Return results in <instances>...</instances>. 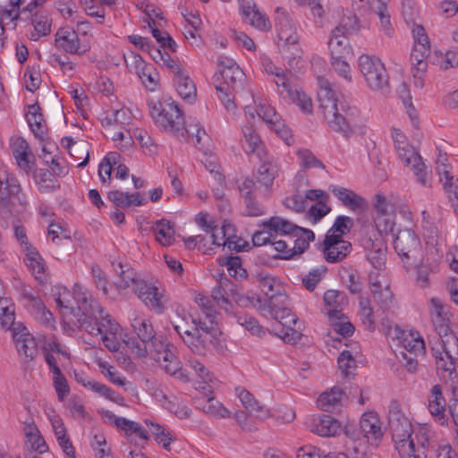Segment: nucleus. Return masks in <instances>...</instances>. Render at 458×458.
Returning <instances> with one entry per match:
<instances>
[{"label":"nucleus","mask_w":458,"mask_h":458,"mask_svg":"<svg viewBox=\"0 0 458 458\" xmlns=\"http://www.w3.org/2000/svg\"><path fill=\"white\" fill-rule=\"evenodd\" d=\"M242 197L246 205V214L250 216H258L264 214V208L260 204L255 201L256 188L255 182L252 179L245 178L239 186Z\"/></svg>","instance_id":"obj_22"},{"label":"nucleus","mask_w":458,"mask_h":458,"mask_svg":"<svg viewBox=\"0 0 458 458\" xmlns=\"http://www.w3.org/2000/svg\"><path fill=\"white\" fill-rule=\"evenodd\" d=\"M54 174L47 169H37L34 173L35 179L44 191L53 190L55 188Z\"/></svg>","instance_id":"obj_64"},{"label":"nucleus","mask_w":458,"mask_h":458,"mask_svg":"<svg viewBox=\"0 0 458 458\" xmlns=\"http://www.w3.org/2000/svg\"><path fill=\"white\" fill-rule=\"evenodd\" d=\"M352 250V244L344 241L341 234L327 233L324 240V257L328 262H339Z\"/></svg>","instance_id":"obj_14"},{"label":"nucleus","mask_w":458,"mask_h":458,"mask_svg":"<svg viewBox=\"0 0 458 458\" xmlns=\"http://www.w3.org/2000/svg\"><path fill=\"white\" fill-rule=\"evenodd\" d=\"M191 324L193 327H190L186 316H178L172 321L174 331L193 353L205 355L211 349L224 350L223 334L219 328L194 318H191Z\"/></svg>","instance_id":"obj_2"},{"label":"nucleus","mask_w":458,"mask_h":458,"mask_svg":"<svg viewBox=\"0 0 458 458\" xmlns=\"http://www.w3.org/2000/svg\"><path fill=\"white\" fill-rule=\"evenodd\" d=\"M275 21L279 50L288 59L289 64L292 66V62L300 58L302 53L299 44L300 36L297 28L290 14L282 8L276 9Z\"/></svg>","instance_id":"obj_4"},{"label":"nucleus","mask_w":458,"mask_h":458,"mask_svg":"<svg viewBox=\"0 0 458 458\" xmlns=\"http://www.w3.org/2000/svg\"><path fill=\"white\" fill-rule=\"evenodd\" d=\"M243 148L247 153H256L259 159L266 157L267 154L264 148L263 142L252 127L246 126L242 129Z\"/></svg>","instance_id":"obj_34"},{"label":"nucleus","mask_w":458,"mask_h":458,"mask_svg":"<svg viewBox=\"0 0 458 458\" xmlns=\"http://www.w3.org/2000/svg\"><path fill=\"white\" fill-rule=\"evenodd\" d=\"M423 235L427 246L436 249L437 252L440 251L442 238L438 233L437 228L434 225L426 222V225H423Z\"/></svg>","instance_id":"obj_55"},{"label":"nucleus","mask_w":458,"mask_h":458,"mask_svg":"<svg viewBox=\"0 0 458 458\" xmlns=\"http://www.w3.org/2000/svg\"><path fill=\"white\" fill-rule=\"evenodd\" d=\"M331 58H349L352 56V48L346 35L331 31L328 42Z\"/></svg>","instance_id":"obj_30"},{"label":"nucleus","mask_w":458,"mask_h":458,"mask_svg":"<svg viewBox=\"0 0 458 458\" xmlns=\"http://www.w3.org/2000/svg\"><path fill=\"white\" fill-rule=\"evenodd\" d=\"M156 239L164 246L173 244L174 241V225L165 219L157 221L154 227Z\"/></svg>","instance_id":"obj_44"},{"label":"nucleus","mask_w":458,"mask_h":458,"mask_svg":"<svg viewBox=\"0 0 458 458\" xmlns=\"http://www.w3.org/2000/svg\"><path fill=\"white\" fill-rule=\"evenodd\" d=\"M236 289L234 284L226 276H220L217 285L213 288L211 297L217 305L226 312H230L232 301L235 299Z\"/></svg>","instance_id":"obj_19"},{"label":"nucleus","mask_w":458,"mask_h":458,"mask_svg":"<svg viewBox=\"0 0 458 458\" xmlns=\"http://www.w3.org/2000/svg\"><path fill=\"white\" fill-rule=\"evenodd\" d=\"M134 293L138 297L156 313L160 314L165 310L164 295L158 291V288L148 284L144 280L137 282L134 286Z\"/></svg>","instance_id":"obj_15"},{"label":"nucleus","mask_w":458,"mask_h":458,"mask_svg":"<svg viewBox=\"0 0 458 458\" xmlns=\"http://www.w3.org/2000/svg\"><path fill=\"white\" fill-rule=\"evenodd\" d=\"M352 225L351 217L345 216H337L332 228L327 233L341 234V237H343L344 234L350 232Z\"/></svg>","instance_id":"obj_63"},{"label":"nucleus","mask_w":458,"mask_h":458,"mask_svg":"<svg viewBox=\"0 0 458 458\" xmlns=\"http://www.w3.org/2000/svg\"><path fill=\"white\" fill-rule=\"evenodd\" d=\"M25 262L28 267L36 275L38 279L45 272V261L37 249L33 246H27Z\"/></svg>","instance_id":"obj_45"},{"label":"nucleus","mask_w":458,"mask_h":458,"mask_svg":"<svg viewBox=\"0 0 458 458\" xmlns=\"http://www.w3.org/2000/svg\"><path fill=\"white\" fill-rule=\"evenodd\" d=\"M324 118L333 131L345 138H349L360 127L359 110L346 102L340 104L336 109L327 114Z\"/></svg>","instance_id":"obj_8"},{"label":"nucleus","mask_w":458,"mask_h":458,"mask_svg":"<svg viewBox=\"0 0 458 458\" xmlns=\"http://www.w3.org/2000/svg\"><path fill=\"white\" fill-rule=\"evenodd\" d=\"M330 191L342 204L354 212H360L367 208L366 200L353 191L336 185H331Z\"/></svg>","instance_id":"obj_24"},{"label":"nucleus","mask_w":458,"mask_h":458,"mask_svg":"<svg viewBox=\"0 0 458 458\" xmlns=\"http://www.w3.org/2000/svg\"><path fill=\"white\" fill-rule=\"evenodd\" d=\"M344 392L337 386L331 388L329 392H324L318 398V406L326 411H334L340 405Z\"/></svg>","instance_id":"obj_40"},{"label":"nucleus","mask_w":458,"mask_h":458,"mask_svg":"<svg viewBox=\"0 0 458 458\" xmlns=\"http://www.w3.org/2000/svg\"><path fill=\"white\" fill-rule=\"evenodd\" d=\"M277 235H273L269 248L270 254L274 259H288L293 256V249L289 247V243L284 240H276Z\"/></svg>","instance_id":"obj_52"},{"label":"nucleus","mask_w":458,"mask_h":458,"mask_svg":"<svg viewBox=\"0 0 458 458\" xmlns=\"http://www.w3.org/2000/svg\"><path fill=\"white\" fill-rule=\"evenodd\" d=\"M340 422L330 415H323L313 426L312 432L321 437L335 436L340 429Z\"/></svg>","instance_id":"obj_42"},{"label":"nucleus","mask_w":458,"mask_h":458,"mask_svg":"<svg viewBox=\"0 0 458 458\" xmlns=\"http://www.w3.org/2000/svg\"><path fill=\"white\" fill-rule=\"evenodd\" d=\"M221 265L227 267L230 276L243 278L246 276V270L242 267V259L238 256L225 258Z\"/></svg>","instance_id":"obj_57"},{"label":"nucleus","mask_w":458,"mask_h":458,"mask_svg":"<svg viewBox=\"0 0 458 458\" xmlns=\"http://www.w3.org/2000/svg\"><path fill=\"white\" fill-rule=\"evenodd\" d=\"M414 445L411 458H427V449L429 445L430 431L427 428H420L414 436Z\"/></svg>","instance_id":"obj_41"},{"label":"nucleus","mask_w":458,"mask_h":458,"mask_svg":"<svg viewBox=\"0 0 458 458\" xmlns=\"http://www.w3.org/2000/svg\"><path fill=\"white\" fill-rule=\"evenodd\" d=\"M395 148L398 156L404 165L410 166L416 174L418 181L424 186L429 184V178L425 164L416 149L408 144L406 140H401L396 138Z\"/></svg>","instance_id":"obj_10"},{"label":"nucleus","mask_w":458,"mask_h":458,"mask_svg":"<svg viewBox=\"0 0 458 458\" xmlns=\"http://www.w3.org/2000/svg\"><path fill=\"white\" fill-rule=\"evenodd\" d=\"M34 32L30 35V39L37 41L40 37L47 36L51 32V19L45 14L34 13L32 19Z\"/></svg>","instance_id":"obj_49"},{"label":"nucleus","mask_w":458,"mask_h":458,"mask_svg":"<svg viewBox=\"0 0 458 458\" xmlns=\"http://www.w3.org/2000/svg\"><path fill=\"white\" fill-rule=\"evenodd\" d=\"M367 259L369 263L377 270L385 267L386 257V246L382 240L371 242V249L367 251Z\"/></svg>","instance_id":"obj_39"},{"label":"nucleus","mask_w":458,"mask_h":458,"mask_svg":"<svg viewBox=\"0 0 458 458\" xmlns=\"http://www.w3.org/2000/svg\"><path fill=\"white\" fill-rule=\"evenodd\" d=\"M202 409L205 413L218 419L229 418L231 416L228 409L220 402L215 400L213 396H208Z\"/></svg>","instance_id":"obj_54"},{"label":"nucleus","mask_w":458,"mask_h":458,"mask_svg":"<svg viewBox=\"0 0 458 458\" xmlns=\"http://www.w3.org/2000/svg\"><path fill=\"white\" fill-rule=\"evenodd\" d=\"M325 310L330 320L344 318L343 309L346 303V298L344 293L328 290L324 293Z\"/></svg>","instance_id":"obj_23"},{"label":"nucleus","mask_w":458,"mask_h":458,"mask_svg":"<svg viewBox=\"0 0 458 458\" xmlns=\"http://www.w3.org/2000/svg\"><path fill=\"white\" fill-rule=\"evenodd\" d=\"M257 280L259 282L260 290L267 298L266 300H268L269 298L275 296L278 293L282 292V290H284V287L281 285V284L276 281V278L267 273H258Z\"/></svg>","instance_id":"obj_43"},{"label":"nucleus","mask_w":458,"mask_h":458,"mask_svg":"<svg viewBox=\"0 0 458 458\" xmlns=\"http://www.w3.org/2000/svg\"><path fill=\"white\" fill-rule=\"evenodd\" d=\"M432 305V322L436 331L439 335L440 338L443 339L448 335L452 334L448 322V313L445 311V307L440 299L433 297L430 300Z\"/></svg>","instance_id":"obj_25"},{"label":"nucleus","mask_w":458,"mask_h":458,"mask_svg":"<svg viewBox=\"0 0 458 458\" xmlns=\"http://www.w3.org/2000/svg\"><path fill=\"white\" fill-rule=\"evenodd\" d=\"M174 81L180 97L183 100L192 103L196 98L197 90L195 84L189 75L186 72L181 73L174 77Z\"/></svg>","instance_id":"obj_37"},{"label":"nucleus","mask_w":458,"mask_h":458,"mask_svg":"<svg viewBox=\"0 0 458 458\" xmlns=\"http://www.w3.org/2000/svg\"><path fill=\"white\" fill-rule=\"evenodd\" d=\"M150 115L155 123L166 131L178 135L184 125V117L179 106L170 99L164 101L150 100L148 103Z\"/></svg>","instance_id":"obj_7"},{"label":"nucleus","mask_w":458,"mask_h":458,"mask_svg":"<svg viewBox=\"0 0 458 458\" xmlns=\"http://www.w3.org/2000/svg\"><path fill=\"white\" fill-rule=\"evenodd\" d=\"M258 115L267 124L272 130H279L284 126V121L276 112L275 108L267 105H259Z\"/></svg>","instance_id":"obj_50"},{"label":"nucleus","mask_w":458,"mask_h":458,"mask_svg":"<svg viewBox=\"0 0 458 458\" xmlns=\"http://www.w3.org/2000/svg\"><path fill=\"white\" fill-rule=\"evenodd\" d=\"M20 192L21 186L17 179L10 175L7 170L0 169V205L7 208L13 199L21 200Z\"/></svg>","instance_id":"obj_20"},{"label":"nucleus","mask_w":458,"mask_h":458,"mask_svg":"<svg viewBox=\"0 0 458 458\" xmlns=\"http://www.w3.org/2000/svg\"><path fill=\"white\" fill-rule=\"evenodd\" d=\"M61 47L67 53L77 54L80 48V39L75 31L66 32L56 39Z\"/></svg>","instance_id":"obj_56"},{"label":"nucleus","mask_w":458,"mask_h":458,"mask_svg":"<svg viewBox=\"0 0 458 458\" xmlns=\"http://www.w3.org/2000/svg\"><path fill=\"white\" fill-rule=\"evenodd\" d=\"M369 286L373 301L377 307V312H388L396 306L390 283L386 276L380 274L370 275Z\"/></svg>","instance_id":"obj_11"},{"label":"nucleus","mask_w":458,"mask_h":458,"mask_svg":"<svg viewBox=\"0 0 458 458\" xmlns=\"http://www.w3.org/2000/svg\"><path fill=\"white\" fill-rule=\"evenodd\" d=\"M39 111L40 107L38 104L30 105L26 118L35 137L38 138L40 140H44L47 137V127L43 123V114Z\"/></svg>","instance_id":"obj_32"},{"label":"nucleus","mask_w":458,"mask_h":458,"mask_svg":"<svg viewBox=\"0 0 458 458\" xmlns=\"http://www.w3.org/2000/svg\"><path fill=\"white\" fill-rule=\"evenodd\" d=\"M0 325L4 330H11L12 334L15 332L17 325H23L21 322H15V308L11 299H0Z\"/></svg>","instance_id":"obj_33"},{"label":"nucleus","mask_w":458,"mask_h":458,"mask_svg":"<svg viewBox=\"0 0 458 458\" xmlns=\"http://www.w3.org/2000/svg\"><path fill=\"white\" fill-rule=\"evenodd\" d=\"M184 132L186 133L188 140H191L196 147H198L199 149L203 148V143L201 140L202 137L206 136V131L202 127L199 126V123H189L187 125L184 124L181 129L178 136H184Z\"/></svg>","instance_id":"obj_53"},{"label":"nucleus","mask_w":458,"mask_h":458,"mask_svg":"<svg viewBox=\"0 0 458 458\" xmlns=\"http://www.w3.org/2000/svg\"><path fill=\"white\" fill-rule=\"evenodd\" d=\"M374 208L377 213V216L375 218L377 227L381 232H391L394 231V223L387 217L388 216V202L385 196L377 194L376 202Z\"/></svg>","instance_id":"obj_31"},{"label":"nucleus","mask_w":458,"mask_h":458,"mask_svg":"<svg viewBox=\"0 0 458 458\" xmlns=\"http://www.w3.org/2000/svg\"><path fill=\"white\" fill-rule=\"evenodd\" d=\"M233 317L239 325L251 334L259 335L263 332L261 326L255 318L241 313L234 314Z\"/></svg>","instance_id":"obj_61"},{"label":"nucleus","mask_w":458,"mask_h":458,"mask_svg":"<svg viewBox=\"0 0 458 458\" xmlns=\"http://www.w3.org/2000/svg\"><path fill=\"white\" fill-rule=\"evenodd\" d=\"M358 65L370 89L382 93L389 91V76L380 58L363 54L358 59Z\"/></svg>","instance_id":"obj_6"},{"label":"nucleus","mask_w":458,"mask_h":458,"mask_svg":"<svg viewBox=\"0 0 458 458\" xmlns=\"http://www.w3.org/2000/svg\"><path fill=\"white\" fill-rule=\"evenodd\" d=\"M315 235L311 230L301 227V231L298 233V235L290 238L291 244H293V247H291L293 255L304 252L308 249L310 242L313 241Z\"/></svg>","instance_id":"obj_51"},{"label":"nucleus","mask_w":458,"mask_h":458,"mask_svg":"<svg viewBox=\"0 0 458 458\" xmlns=\"http://www.w3.org/2000/svg\"><path fill=\"white\" fill-rule=\"evenodd\" d=\"M428 56L424 55L423 54H418L411 51V63L413 68V77L416 81H420L425 73L428 67Z\"/></svg>","instance_id":"obj_58"},{"label":"nucleus","mask_w":458,"mask_h":458,"mask_svg":"<svg viewBox=\"0 0 458 458\" xmlns=\"http://www.w3.org/2000/svg\"><path fill=\"white\" fill-rule=\"evenodd\" d=\"M219 75L226 85V89H232L234 91L243 89L245 74L232 60H228L227 64L221 67Z\"/></svg>","instance_id":"obj_21"},{"label":"nucleus","mask_w":458,"mask_h":458,"mask_svg":"<svg viewBox=\"0 0 458 458\" xmlns=\"http://www.w3.org/2000/svg\"><path fill=\"white\" fill-rule=\"evenodd\" d=\"M131 326L139 339L141 341L140 344H145L148 343V344L152 346L151 339L154 338L156 334L149 320L136 318L133 319Z\"/></svg>","instance_id":"obj_46"},{"label":"nucleus","mask_w":458,"mask_h":458,"mask_svg":"<svg viewBox=\"0 0 458 458\" xmlns=\"http://www.w3.org/2000/svg\"><path fill=\"white\" fill-rule=\"evenodd\" d=\"M394 247L407 270L417 267L421 256V244L413 230H399L394 240Z\"/></svg>","instance_id":"obj_9"},{"label":"nucleus","mask_w":458,"mask_h":458,"mask_svg":"<svg viewBox=\"0 0 458 458\" xmlns=\"http://www.w3.org/2000/svg\"><path fill=\"white\" fill-rule=\"evenodd\" d=\"M359 30L358 18L355 14L344 16L340 23L334 29L336 33L348 35L352 34Z\"/></svg>","instance_id":"obj_60"},{"label":"nucleus","mask_w":458,"mask_h":458,"mask_svg":"<svg viewBox=\"0 0 458 458\" xmlns=\"http://www.w3.org/2000/svg\"><path fill=\"white\" fill-rule=\"evenodd\" d=\"M359 306V316L360 320L369 332H373L376 327V319L369 299L360 297Z\"/></svg>","instance_id":"obj_48"},{"label":"nucleus","mask_w":458,"mask_h":458,"mask_svg":"<svg viewBox=\"0 0 458 458\" xmlns=\"http://www.w3.org/2000/svg\"><path fill=\"white\" fill-rule=\"evenodd\" d=\"M388 424L395 449L401 458H411L414 445L411 422L394 406L389 411Z\"/></svg>","instance_id":"obj_5"},{"label":"nucleus","mask_w":458,"mask_h":458,"mask_svg":"<svg viewBox=\"0 0 458 458\" xmlns=\"http://www.w3.org/2000/svg\"><path fill=\"white\" fill-rule=\"evenodd\" d=\"M13 339L21 355L30 361L35 359L38 354V344L24 325H17L15 332L13 334Z\"/></svg>","instance_id":"obj_18"},{"label":"nucleus","mask_w":458,"mask_h":458,"mask_svg":"<svg viewBox=\"0 0 458 458\" xmlns=\"http://www.w3.org/2000/svg\"><path fill=\"white\" fill-rule=\"evenodd\" d=\"M239 2L243 16L250 20V25L263 30H268L271 28L269 20L257 9L252 0H239Z\"/></svg>","instance_id":"obj_26"},{"label":"nucleus","mask_w":458,"mask_h":458,"mask_svg":"<svg viewBox=\"0 0 458 458\" xmlns=\"http://www.w3.org/2000/svg\"><path fill=\"white\" fill-rule=\"evenodd\" d=\"M389 0H371L370 7L372 11L378 16L380 20V25L385 34L391 37L394 32L393 26L390 21V13L387 8V3Z\"/></svg>","instance_id":"obj_38"},{"label":"nucleus","mask_w":458,"mask_h":458,"mask_svg":"<svg viewBox=\"0 0 458 458\" xmlns=\"http://www.w3.org/2000/svg\"><path fill=\"white\" fill-rule=\"evenodd\" d=\"M254 308L258 309L264 317H270L276 312H287L288 318L294 321L293 312L288 307V296L284 290L278 293L268 300H262L260 297H252L250 300Z\"/></svg>","instance_id":"obj_13"},{"label":"nucleus","mask_w":458,"mask_h":458,"mask_svg":"<svg viewBox=\"0 0 458 458\" xmlns=\"http://www.w3.org/2000/svg\"><path fill=\"white\" fill-rule=\"evenodd\" d=\"M260 160L262 161V164L257 170V180L266 188H269L273 185L275 179L278 176L279 167L275 158L272 156L268 157L267 154L266 155V157H263V159Z\"/></svg>","instance_id":"obj_28"},{"label":"nucleus","mask_w":458,"mask_h":458,"mask_svg":"<svg viewBox=\"0 0 458 458\" xmlns=\"http://www.w3.org/2000/svg\"><path fill=\"white\" fill-rule=\"evenodd\" d=\"M360 429L362 437L371 445H378L384 431L382 423L377 413L373 411L365 412L360 420Z\"/></svg>","instance_id":"obj_16"},{"label":"nucleus","mask_w":458,"mask_h":458,"mask_svg":"<svg viewBox=\"0 0 458 458\" xmlns=\"http://www.w3.org/2000/svg\"><path fill=\"white\" fill-rule=\"evenodd\" d=\"M276 78L275 83L278 88L279 94L283 96V98H288L307 114L312 112L311 98L303 91L297 89H293L284 72L276 76Z\"/></svg>","instance_id":"obj_12"},{"label":"nucleus","mask_w":458,"mask_h":458,"mask_svg":"<svg viewBox=\"0 0 458 458\" xmlns=\"http://www.w3.org/2000/svg\"><path fill=\"white\" fill-rule=\"evenodd\" d=\"M145 424L155 436L156 441L161 444L164 449L169 451L171 442L175 440V437L171 434V432L148 419L145 420Z\"/></svg>","instance_id":"obj_47"},{"label":"nucleus","mask_w":458,"mask_h":458,"mask_svg":"<svg viewBox=\"0 0 458 458\" xmlns=\"http://www.w3.org/2000/svg\"><path fill=\"white\" fill-rule=\"evenodd\" d=\"M263 225L271 231L272 233L288 236L289 239L298 235V233L301 231V226L279 216H272L268 220L264 221Z\"/></svg>","instance_id":"obj_29"},{"label":"nucleus","mask_w":458,"mask_h":458,"mask_svg":"<svg viewBox=\"0 0 458 458\" xmlns=\"http://www.w3.org/2000/svg\"><path fill=\"white\" fill-rule=\"evenodd\" d=\"M114 267L115 272L120 276V281L115 284L116 287L120 290L135 286L137 282L141 280L138 277L136 271L129 264L118 262L116 266L114 265Z\"/></svg>","instance_id":"obj_36"},{"label":"nucleus","mask_w":458,"mask_h":458,"mask_svg":"<svg viewBox=\"0 0 458 458\" xmlns=\"http://www.w3.org/2000/svg\"><path fill=\"white\" fill-rule=\"evenodd\" d=\"M277 320L283 328L276 335L288 344H296L301 338V325L295 314L293 313L294 321H291L288 318L287 312H276L270 316Z\"/></svg>","instance_id":"obj_17"},{"label":"nucleus","mask_w":458,"mask_h":458,"mask_svg":"<svg viewBox=\"0 0 458 458\" xmlns=\"http://www.w3.org/2000/svg\"><path fill=\"white\" fill-rule=\"evenodd\" d=\"M152 346L148 344H140L136 339H129L126 344L139 357L150 355L156 361L161 363L164 369L170 375L180 373L181 361L174 354L175 347L173 344L161 340L156 335L151 339Z\"/></svg>","instance_id":"obj_3"},{"label":"nucleus","mask_w":458,"mask_h":458,"mask_svg":"<svg viewBox=\"0 0 458 458\" xmlns=\"http://www.w3.org/2000/svg\"><path fill=\"white\" fill-rule=\"evenodd\" d=\"M297 156L300 159L301 165L305 169L310 168H325L323 163L318 159L314 154L309 149H301Z\"/></svg>","instance_id":"obj_62"},{"label":"nucleus","mask_w":458,"mask_h":458,"mask_svg":"<svg viewBox=\"0 0 458 458\" xmlns=\"http://www.w3.org/2000/svg\"><path fill=\"white\" fill-rule=\"evenodd\" d=\"M24 0H10L8 6L0 5V22L5 19H10L11 21H16L20 18V5Z\"/></svg>","instance_id":"obj_59"},{"label":"nucleus","mask_w":458,"mask_h":458,"mask_svg":"<svg viewBox=\"0 0 458 458\" xmlns=\"http://www.w3.org/2000/svg\"><path fill=\"white\" fill-rule=\"evenodd\" d=\"M318 100L319 102V108L322 110L324 117L327 114H330L336 109L340 104L345 103L344 101L338 100L334 91L329 86V82L326 80H319V89L318 91Z\"/></svg>","instance_id":"obj_27"},{"label":"nucleus","mask_w":458,"mask_h":458,"mask_svg":"<svg viewBox=\"0 0 458 458\" xmlns=\"http://www.w3.org/2000/svg\"><path fill=\"white\" fill-rule=\"evenodd\" d=\"M445 401L443 397L441 387L436 385L431 389V399L429 400L428 410L435 420L441 425L445 423Z\"/></svg>","instance_id":"obj_35"},{"label":"nucleus","mask_w":458,"mask_h":458,"mask_svg":"<svg viewBox=\"0 0 458 458\" xmlns=\"http://www.w3.org/2000/svg\"><path fill=\"white\" fill-rule=\"evenodd\" d=\"M79 309L82 311L78 319L80 327L91 335H102L105 346L111 352H117L120 343L115 337L120 330L119 324L107 313L91 294L81 287L73 292Z\"/></svg>","instance_id":"obj_1"}]
</instances>
